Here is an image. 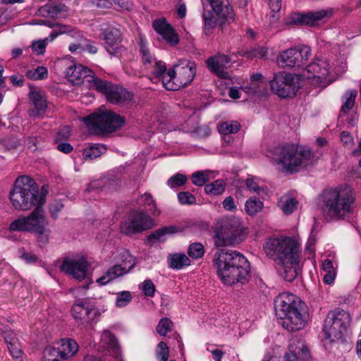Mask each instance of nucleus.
Masks as SVG:
<instances>
[{"instance_id":"38","label":"nucleus","mask_w":361,"mask_h":361,"mask_svg":"<svg viewBox=\"0 0 361 361\" xmlns=\"http://www.w3.org/2000/svg\"><path fill=\"white\" fill-rule=\"evenodd\" d=\"M105 147L99 145H94L84 149L82 156L85 159H93L99 157L104 151Z\"/></svg>"},{"instance_id":"15","label":"nucleus","mask_w":361,"mask_h":361,"mask_svg":"<svg viewBox=\"0 0 361 361\" xmlns=\"http://www.w3.org/2000/svg\"><path fill=\"white\" fill-rule=\"evenodd\" d=\"M152 219L144 212L132 211L122 221L121 231L126 235H132L150 228Z\"/></svg>"},{"instance_id":"28","label":"nucleus","mask_w":361,"mask_h":361,"mask_svg":"<svg viewBox=\"0 0 361 361\" xmlns=\"http://www.w3.org/2000/svg\"><path fill=\"white\" fill-rule=\"evenodd\" d=\"M101 342L102 346L106 348L113 357L119 360L121 357V350L118 343L114 336L108 330L103 331L101 336Z\"/></svg>"},{"instance_id":"41","label":"nucleus","mask_w":361,"mask_h":361,"mask_svg":"<svg viewBox=\"0 0 361 361\" xmlns=\"http://www.w3.org/2000/svg\"><path fill=\"white\" fill-rule=\"evenodd\" d=\"M43 361H63L57 348L48 346L43 352Z\"/></svg>"},{"instance_id":"20","label":"nucleus","mask_w":361,"mask_h":361,"mask_svg":"<svg viewBox=\"0 0 361 361\" xmlns=\"http://www.w3.org/2000/svg\"><path fill=\"white\" fill-rule=\"evenodd\" d=\"M89 265L88 262L84 258L66 259L61 264L60 269L80 281L86 278Z\"/></svg>"},{"instance_id":"43","label":"nucleus","mask_w":361,"mask_h":361,"mask_svg":"<svg viewBox=\"0 0 361 361\" xmlns=\"http://www.w3.org/2000/svg\"><path fill=\"white\" fill-rule=\"evenodd\" d=\"M188 255L192 259L201 258L204 254V248L202 243H193L188 249Z\"/></svg>"},{"instance_id":"58","label":"nucleus","mask_w":361,"mask_h":361,"mask_svg":"<svg viewBox=\"0 0 361 361\" xmlns=\"http://www.w3.org/2000/svg\"><path fill=\"white\" fill-rule=\"evenodd\" d=\"M223 207L226 210L234 211L236 209L234 200L231 196L226 197L222 202Z\"/></svg>"},{"instance_id":"5","label":"nucleus","mask_w":361,"mask_h":361,"mask_svg":"<svg viewBox=\"0 0 361 361\" xmlns=\"http://www.w3.org/2000/svg\"><path fill=\"white\" fill-rule=\"evenodd\" d=\"M47 193L46 186H42L39 191L32 178L27 176H21L15 180L9 192V200L16 210L25 212L39 205H44Z\"/></svg>"},{"instance_id":"1","label":"nucleus","mask_w":361,"mask_h":361,"mask_svg":"<svg viewBox=\"0 0 361 361\" xmlns=\"http://www.w3.org/2000/svg\"><path fill=\"white\" fill-rule=\"evenodd\" d=\"M267 256L279 267L284 280L292 282L300 272V249L299 243L291 237L270 238L263 245Z\"/></svg>"},{"instance_id":"62","label":"nucleus","mask_w":361,"mask_h":361,"mask_svg":"<svg viewBox=\"0 0 361 361\" xmlns=\"http://www.w3.org/2000/svg\"><path fill=\"white\" fill-rule=\"evenodd\" d=\"M296 353L300 355L302 361H311L310 350L305 345H302V346L299 348L298 351Z\"/></svg>"},{"instance_id":"55","label":"nucleus","mask_w":361,"mask_h":361,"mask_svg":"<svg viewBox=\"0 0 361 361\" xmlns=\"http://www.w3.org/2000/svg\"><path fill=\"white\" fill-rule=\"evenodd\" d=\"M19 256L28 264H34L37 262V256L32 253L27 252L24 248L19 250Z\"/></svg>"},{"instance_id":"61","label":"nucleus","mask_w":361,"mask_h":361,"mask_svg":"<svg viewBox=\"0 0 361 361\" xmlns=\"http://www.w3.org/2000/svg\"><path fill=\"white\" fill-rule=\"evenodd\" d=\"M341 140L342 142L347 147H350L353 145V138L347 131H343L341 133Z\"/></svg>"},{"instance_id":"47","label":"nucleus","mask_w":361,"mask_h":361,"mask_svg":"<svg viewBox=\"0 0 361 361\" xmlns=\"http://www.w3.org/2000/svg\"><path fill=\"white\" fill-rule=\"evenodd\" d=\"M157 356L160 361H167L169 357V350L167 344L161 341L157 345Z\"/></svg>"},{"instance_id":"34","label":"nucleus","mask_w":361,"mask_h":361,"mask_svg":"<svg viewBox=\"0 0 361 361\" xmlns=\"http://www.w3.org/2000/svg\"><path fill=\"white\" fill-rule=\"evenodd\" d=\"M322 269L324 272L323 281L328 285H331L335 280L336 272L331 260L326 259L322 262Z\"/></svg>"},{"instance_id":"59","label":"nucleus","mask_w":361,"mask_h":361,"mask_svg":"<svg viewBox=\"0 0 361 361\" xmlns=\"http://www.w3.org/2000/svg\"><path fill=\"white\" fill-rule=\"evenodd\" d=\"M245 56L248 59L263 57V48L255 49L250 51H245Z\"/></svg>"},{"instance_id":"29","label":"nucleus","mask_w":361,"mask_h":361,"mask_svg":"<svg viewBox=\"0 0 361 361\" xmlns=\"http://www.w3.org/2000/svg\"><path fill=\"white\" fill-rule=\"evenodd\" d=\"M60 355L66 361L73 357L78 350V345L71 338L62 339L60 345L57 348Z\"/></svg>"},{"instance_id":"60","label":"nucleus","mask_w":361,"mask_h":361,"mask_svg":"<svg viewBox=\"0 0 361 361\" xmlns=\"http://www.w3.org/2000/svg\"><path fill=\"white\" fill-rule=\"evenodd\" d=\"M262 85V83H259L257 82H254L253 84L250 82L248 86H245L242 88L245 92L255 94L259 92V87Z\"/></svg>"},{"instance_id":"35","label":"nucleus","mask_w":361,"mask_h":361,"mask_svg":"<svg viewBox=\"0 0 361 361\" xmlns=\"http://www.w3.org/2000/svg\"><path fill=\"white\" fill-rule=\"evenodd\" d=\"M66 11L67 8L64 4L45 5L39 9V13L41 15L44 16L47 13L52 18Z\"/></svg>"},{"instance_id":"31","label":"nucleus","mask_w":361,"mask_h":361,"mask_svg":"<svg viewBox=\"0 0 361 361\" xmlns=\"http://www.w3.org/2000/svg\"><path fill=\"white\" fill-rule=\"evenodd\" d=\"M177 232V228L173 226H165L157 229L147 237V241L154 243L155 241L164 242L166 235L173 234Z\"/></svg>"},{"instance_id":"63","label":"nucleus","mask_w":361,"mask_h":361,"mask_svg":"<svg viewBox=\"0 0 361 361\" xmlns=\"http://www.w3.org/2000/svg\"><path fill=\"white\" fill-rule=\"evenodd\" d=\"M10 80L14 86L21 87L24 83V78L22 75L14 74L10 77Z\"/></svg>"},{"instance_id":"19","label":"nucleus","mask_w":361,"mask_h":361,"mask_svg":"<svg viewBox=\"0 0 361 361\" xmlns=\"http://www.w3.org/2000/svg\"><path fill=\"white\" fill-rule=\"evenodd\" d=\"M136 264L133 257L130 256L123 261L121 264H115L110 267L101 277L97 279V283L104 286L113 280L128 274Z\"/></svg>"},{"instance_id":"21","label":"nucleus","mask_w":361,"mask_h":361,"mask_svg":"<svg viewBox=\"0 0 361 361\" xmlns=\"http://www.w3.org/2000/svg\"><path fill=\"white\" fill-rule=\"evenodd\" d=\"M104 39L106 43V49L111 56H118L125 51V48L121 44V32L116 27H109L104 30Z\"/></svg>"},{"instance_id":"40","label":"nucleus","mask_w":361,"mask_h":361,"mask_svg":"<svg viewBox=\"0 0 361 361\" xmlns=\"http://www.w3.org/2000/svg\"><path fill=\"white\" fill-rule=\"evenodd\" d=\"M357 96L355 90H348L345 95V101L341 106V112L346 114L348 112L355 104V100Z\"/></svg>"},{"instance_id":"51","label":"nucleus","mask_w":361,"mask_h":361,"mask_svg":"<svg viewBox=\"0 0 361 361\" xmlns=\"http://www.w3.org/2000/svg\"><path fill=\"white\" fill-rule=\"evenodd\" d=\"M178 199L181 204H193L196 202L195 197L189 192H180Z\"/></svg>"},{"instance_id":"2","label":"nucleus","mask_w":361,"mask_h":361,"mask_svg":"<svg viewBox=\"0 0 361 361\" xmlns=\"http://www.w3.org/2000/svg\"><path fill=\"white\" fill-rule=\"evenodd\" d=\"M356 196L349 185L327 189L321 195V209L328 221L349 219L354 215Z\"/></svg>"},{"instance_id":"57","label":"nucleus","mask_w":361,"mask_h":361,"mask_svg":"<svg viewBox=\"0 0 361 361\" xmlns=\"http://www.w3.org/2000/svg\"><path fill=\"white\" fill-rule=\"evenodd\" d=\"M246 186L249 191L252 192L259 193L263 190V188H261L258 183L254 178H247L246 180Z\"/></svg>"},{"instance_id":"30","label":"nucleus","mask_w":361,"mask_h":361,"mask_svg":"<svg viewBox=\"0 0 361 361\" xmlns=\"http://www.w3.org/2000/svg\"><path fill=\"white\" fill-rule=\"evenodd\" d=\"M298 202L290 195L285 194L280 197L278 207L286 215L292 214L297 208Z\"/></svg>"},{"instance_id":"56","label":"nucleus","mask_w":361,"mask_h":361,"mask_svg":"<svg viewBox=\"0 0 361 361\" xmlns=\"http://www.w3.org/2000/svg\"><path fill=\"white\" fill-rule=\"evenodd\" d=\"M63 204L60 201H55L49 204V209L54 219L58 217L59 213L63 209Z\"/></svg>"},{"instance_id":"48","label":"nucleus","mask_w":361,"mask_h":361,"mask_svg":"<svg viewBox=\"0 0 361 361\" xmlns=\"http://www.w3.org/2000/svg\"><path fill=\"white\" fill-rule=\"evenodd\" d=\"M132 300L131 294L129 291H122L117 295L116 305L118 307L126 306Z\"/></svg>"},{"instance_id":"24","label":"nucleus","mask_w":361,"mask_h":361,"mask_svg":"<svg viewBox=\"0 0 361 361\" xmlns=\"http://www.w3.org/2000/svg\"><path fill=\"white\" fill-rule=\"evenodd\" d=\"M93 72L92 70L81 64L70 66L66 69V75L68 80L75 85H80L87 79H90Z\"/></svg>"},{"instance_id":"18","label":"nucleus","mask_w":361,"mask_h":361,"mask_svg":"<svg viewBox=\"0 0 361 361\" xmlns=\"http://www.w3.org/2000/svg\"><path fill=\"white\" fill-rule=\"evenodd\" d=\"M330 13V11L326 10L309 11L307 13H293L286 19V24L313 26L326 18Z\"/></svg>"},{"instance_id":"6","label":"nucleus","mask_w":361,"mask_h":361,"mask_svg":"<svg viewBox=\"0 0 361 361\" xmlns=\"http://www.w3.org/2000/svg\"><path fill=\"white\" fill-rule=\"evenodd\" d=\"M276 315L282 326L289 331H296L305 326L307 316L302 303L290 293L279 295L274 300Z\"/></svg>"},{"instance_id":"37","label":"nucleus","mask_w":361,"mask_h":361,"mask_svg":"<svg viewBox=\"0 0 361 361\" xmlns=\"http://www.w3.org/2000/svg\"><path fill=\"white\" fill-rule=\"evenodd\" d=\"M264 204L256 198L248 199L245 204V209L247 214L253 216L259 212L263 208Z\"/></svg>"},{"instance_id":"16","label":"nucleus","mask_w":361,"mask_h":361,"mask_svg":"<svg viewBox=\"0 0 361 361\" xmlns=\"http://www.w3.org/2000/svg\"><path fill=\"white\" fill-rule=\"evenodd\" d=\"M71 314L78 325L85 328L96 323L99 316V311L93 305L82 300L75 302L71 308Z\"/></svg>"},{"instance_id":"46","label":"nucleus","mask_w":361,"mask_h":361,"mask_svg":"<svg viewBox=\"0 0 361 361\" xmlns=\"http://www.w3.org/2000/svg\"><path fill=\"white\" fill-rule=\"evenodd\" d=\"M298 341L292 340L288 345V352L284 355L283 361H298L296 345Z\"/></svg>"},{"instance_id":"9","label":"nucleus","mask_w":361,"mask_h":361,"mask_svg":"<svg viewBox=\"0 0 361 361\" xmlns=\"http://www.w3.org/2000/svg\"><path fill=\"white\" fill-rule=\"evenodd\" d=\"M196 73V66L194 62L181 60L173 66V69L166 70L161 76L159 81L169 90H178L189 85Z\"/></svg>"},{"instance_id":"7","label":"nucleus","mask_w":361,"mask_h":361,"mask_svg":"<svg viewBox=\"0 0 361 361\" xmlns=\"http://www.w3.org/2000/svg\"><path fill=\"white\" fill-rule=\"evenodd\" d=\"M47 224L43 205H39L29 215L12 221L9 230L35 233L38 241L45 244L49 240V231L46 229Z\"/></svg>"},{"instance_id":"42","label":"nucleus","mask_w":361,"mask_h":361,"mask_svg":"<svg viewBox=\"0 0 361 361\" xmlns=\"http://www.w3.org/2000/svg\"><path fill=\"white\" fill-rule=\"evenodd\" d=\"M48 75L47 68L44 66H38L37 68L29 70L26 72V76L31 80H43Z\"/></svg>"},{"instance_id":"26","label":"nucleus","mask_w":361,"mask_h":361,"mask_svg":"<svg viewBox=\"0 0 361 361\" xmlns=\"http://www.w3.org/2000/svg\"><path fill=\"white\" fill-rule=\"evenodd\" d=\"M306 70L312 75L308 78L317 79L318 82H322L329 75V64L325 60L317 59L307 66Z\"/></svg>"},{"instance_id":"4","label":"nucleus","mask_w":361,"mask_h":361,"mask_svg":"<svg viewBox=\"0 0 361 361\" xmlns=\"http://www.w3.org/2000/svg\"><path fill=\"white\" fill-rule=\"evenodd\" d=\"M270 161L283 172L293 173L312 163V152L302 146L286 145L270 147L264 152Z\"/></svg>"},{"instance_id":"52","label":"nucleus","mask_w":361,"mask_h":361,"mask_svg":"<svg viewBox=\"0 0 361 361\" xmlns=\"http://www.w3.org/2000/svg\"><path fill=\"white\" fill-rule=\"evenodd\" d=\"M14 343L7 346L11 355L14 359H19L22 357L23 351L19 341H14Z\"/></svg>"},{"instance_id":"32","label":"nucleus","mask_w":361,"mask_h":361,"mask_svg":"<svg viewBox=\"0 0 361 361\" xmlns=\"http://www.w3.org/2000/svg\"><path fill=\"white\" fill-rule=\"evenodd\" d=\"M87 82L90 89L96 90L104 94L106 97L113 85L111 82L101 80L100 78L95 77L94 74H92L90 79H87Z\"/></svg>"},{"instance_id":"23","label":"nucleus","mask_w":361,"mask_h":361,"mask_svg":"<svg viewBox=\"0 0 361 361\" xmlns=\"http://www.w3.org/2000/svg\"><path fill=\"white\" fill-rule=\"evenodd\" d=\"M153 27L171 45L173 46L178 43L179 39L177 34L165 19L155 20L153 22Z\"/></svg>"},{"instance_id":"64","label":"nucleus","mask_w":361,"mask_h":361,"mask_svg":"<svg viewBox=\"0 0 361 361\" xmlns=\"http://www.w3.org/2000/svg\"><path fill=\"white\" fill-rule=\"evenodd\" d=\"M56 148L58 150L65 154H68L73 149L71 145L68 142H61L57 145Z\"/></svg>"},{"instance_id":"8","label":"nucleus","mask_w":361,"mask_h":361,"mask_svg":"<svg viewBox=\"0 0 361 361\" xmlns=\"http://www.w3.org/2000/svg\"><path fill=\"white\" fill-rule=\"evenodd\" d=\"M211 10L204 8L202 18L204 30L207 35H210L216 24L221 27L235 20V13L228 0H207Z\"/></svg>"},{"instance_id":"50","label":"nucleus","mask_w":361,"mask_h":361,"mask_svg":"<svg viewBox=\"0 0 361 361\" xmlns=\"http://www.w3.org/2000/svg\"><path fill=\"white\" fill-rule=\"evenodd\" d=\"M47 42L48 38L33 42L31 46L32 51L36 53L37 55L44 54L47 45Z\"/></svg>"},{"instance_id":"3","label":"nucleus","mask_w":361,"mask_h":361,"mask_svg":"<svg viewBox=\"0 0 361 361\" xmlns=\"http://www.w3.org/2000/svg\"><path fill=\"white\" fill-rule=\"evenodd\" d=\"M214 267L226 285L245 284L250 278V263L240 252L221 249L214 256Z\"/></svg>"},{"instance_id":"54","label":"nucleus","mask_w":361,"mask_h":361,"mask_svg":"<svg viewBox=\"0 0 361 361\" xmlns=\"http://www.w3.org/2000/svg\"><path fill=\"white\" fill-rule=\"evenodd\" d=\"M1 334H2V336L4 338V341L6 343L7 346L14 343V342H15L14 341H19V340L16 337V335L15 334V333L13 332L11 329H6L2 331Z\"/></svg>"},{"instance_id":"11","label":"nucleus","mask_w":361,"mask_h":361,"mask_svg":"<svg viewBox=\"0 0 361 361\" xmlns=\"http://www.w3.org/2000/svg\"><path fill=\"white\" fill-rule=\"evenodd\" d=\"M85 124L100 133H112L121 128L125 123L124 118L110 110H99L84 117Z\"/></svg>"},{"instance_id":"39","label":"nucleus","mask_w":361,"mask_h":361,"mask_svg":"<svg viewBox=\"0 0 361 361\" xmlns=\"http://www.w3.org/2000/svg\"><path fill=\"white\" fill-rule=\"evenodd\" d=\"M240 125L236 121L222 122L218 126L219 133L224 135L236 133L240 130Z\"/></svg>"},{"instance_id":"49","label":"nucleus","mask_w":361,"mask_h":361,"mask_svg":"<svg viewBox=\"0 0 361 361\" xmlns=\"http://www.w3.org/2000/svg\"><path fill=\"white\" fill-rule=\"evenodd\" d=\"M192 183L197 186H202L209 180V175L204 171H197L192 175Z\"/></svg>"},{"instance_id":"36","label":"nucleus","mask_w":361,"mask_h":361,"mask_svg":"<svg viewBox=\"0 0 361 361\" xmlns=\"http://www.w3.org/2000/svg\"><path fill=\"white\" fill-rule=\"evenodd\" d=\"M225 187V182L222 179H218L211 183L207 184L204 186V190L207 194L219 195L224 192Z\"/></svg>"},{"instance_id":"45","label":"nucleus","mask_w":361,"mask_h":361,"mask_svg":"<svg viewBox=\"0 0 361 361\" xmlns=\"http://www.w3.org/2000/svg\"><path fill=\"white\" fill-rule=\"evenodd\" d=\"M172 322L168 318H162L158 323L157 326V332L161 336H165L169 332L171 331Z\"/></svg>"},{"instance_id":"12","label":"nucleus","mask_w":361,"mask_h":361,"mask_svg":"<svg viewBox=\"0 0 361 361\" xmlns=\"http://www.w3.org/2000/svg\"><path fill=\"white\" fill-rule=\"evenodd\" d=\"M350 322L349 313L343 310L329 312L323 329L325 338L331 342L341 339L350 325Z\"/></svg>"},{"instance_id":"10","label":"nucleus","mask_w":361,"mask_h":361,"mask_svg":"<svg viewBox=\"0 0 361 361\" xmlns=\"http://www.w3.org/2000/svg\"><path fill=\"white\" fill-rule=\"evenodd\" d=\"M245 237L243 228L238 219L227 218L219 222L214 236V245L224 247L242 242Z\"/></svg>"},{"instance_id":"14","label":"nucleus","mask_w":361,"mask_h":361,"mask_svg":"<svg viewBox=\"0 0 361 361\" xmlns=\"http://www.w3.org/2000/svg\"><path fill=\"white\" fill-rule=\"evenodd\" d=\"M312 54L310 47L300 45L280 53L278 63L283 67L299 68L304 66Z\"/></svg>"},{"instance_id":"33","label":"nucleus","mask_w":361,"mask_h":361,"mask_svg":"<svg viewBox=\"0 0 361 361\" xmlns=\"http://www.w3.org/2000/svg\"><path fill=\"white\" fill-rule=\"evenodd\" d=\"M169 266L173 269H181L190 264V259L185 255L176 253L168 257Z\"/></svg>"},{"instance_id":"44","label":"nucleus","mask_w":361,"mask_h":361,"mask_svg":"<svg viewBox=\"0 0 361 361\" xmlns=\"http://www.w3.org/2000/svg\"><path fill=\"white\" fill-rule=\"evenodd\" d=\"M187 182V177L182 173H176L172 176L168 180L167 185L171 188H176L184 185Z\"/></svg>"},{"instance_id":"53","label":"nucleus","mask_w":361,"mask_h":361,"mask_svg":"<svg viewBox=\"0 0 361 361\" xmlns=\"http://www.w3.org/2000/svg\"><path fill=\"white\" fill-rule=\"evenodd\" d=\"M141 288L145 295L152 297L155 292V286L150 279L145 280L142 285Z\"/></svg>"},{"instance_id":"27","label":"nucleus","mask_w":361,"mask_h":361,"mask_svg":"<svg viewBox=\"0 0 361 361\" xmlns=\"http://www.w3.org/2000/svg\"><path fill=\"white\" fill-rule=\"evenodd\" d=\"M30 99L34 106L32 116L42 115L47 109V97L44 92L42 90H31L30 92Z\"/></svg>"},{"instance_id":"13","label":"nucleus","mask_w":361,"mask_h":361,"mask_svg":"<svg viewBox=\"0 0 361 361\" xmlns=\"http://www.w3.org/2000/svg\"><path fill=\"white\" fill-rule=\"evenodd\" d=\"M269 85L271 91L279 97H293L300 88V78L297 75L282 71L274 75Z\"/></svg>"},{"instance_id":"17","label":"nucleus","mask_w":361,"mask_h":361,"mask_svg":"<svg viewBox=\"0 0 361 361\" xmlns=\"http://www.w3.org/2000/svg\"><path fill=\"white\" fill-rule=\"evenodd\" d=\"M140 52L145 68L152 73L155 78L159 80L161 76L164 73L166 69V65L163 61H157L152 55L147 47L146 40L142 37L140 38Z\"/></svg>"},{"instance_id":"22","label":"nucleus","mask_w":361,"mask_h":361,"mask_svg":"<svg viewBox=\"0 0 361 361\" xmlns=\"http://www.w3.org/2000/svg\"><path fill=\"white\" fill-rule=\"evenodd\" d=\"M231 58L228 55L217 54L210 56L206 61L209 69L221 78H227L228 73L225 71L227 65L231 63Z\"/></svg>"},{"instance_id":"25","label":"nucleus","mask_w":361,"mask_h":361,"mask_svg":"<svg viewBox=\"0 0 361 361\" xmlns=\"http://www.w3.org/2000/svg\"><path fill=\"white\" fill-rule=\"evenodd\" d=\"M106 97L109 102L121 105L130 102L133 98V94L121 86L113 84Z\"/></svg>"}]
</instances>
